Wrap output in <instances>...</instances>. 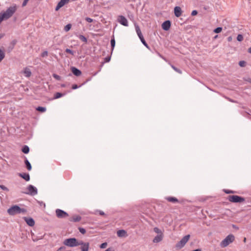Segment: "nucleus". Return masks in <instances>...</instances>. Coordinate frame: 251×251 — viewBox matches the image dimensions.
Listing matches in <instances>:
<instances>
[{"label":"nucleus","mask_w":251,"mask_h":251,"mask_svg":"<svg viewBox=\"0 0 251 251\" xmlns=\"http://www.w3.org/2000/svg\"><path fill=\"white\" fill-rule=\"evenodd\" d=\"M18 9V6L16 4H12L8 7L5 12L0 15V24L4 20H7L11 18L16 12Z\"/></svg>","instance_id":"obj_1"},{"label":"nucleus","mask_w":251,"mask_h":251,"mask_svg":"<svg viewBox=\"0 0 251 251\" xmlns=\"http://www.w3.org/2000/svg\"><path fill=\"white\" fill-rule=\"evenodd\" d=\"M235 240L234 236L232 234L227 235L220 243L221 247L225 248L232 243Z\"/></svg>","instance_id":"obj_2"},{"label":"nucleus","mask_w":251,"mask_h":251,"mask_svg":"<svg viewBox=\"0 0 251 251\" xmlns=\"http://www.w3.org/2000/svg\"><path fill=\"white\" fill-rule=\"evenodd\" d=\"M227 199L232 203H242L245 201L244 197L238 195H229Z\"/></svg>","instance_id":"obj_3"},{"label":"nucleus","mask_w":251,"mask_h":251,"mask_svg":"<svg viewBox=\"0 0 251 251\" xmlns=\"http://www.w3.org/2000/svg\"><path fill=\"white\" fill-rule=\"evenodd\" d=\"M79 241L75 238H70L64 240L63 244L67 246L74 247L78 246Z\"/></svg>","instance_id":"obj_4"},{"label":"nucleus","mask_w":251,"mask_h":251,"mask_svg":"<svg viewBox=\"0 0 251 251\" xmlns=\"http://www.w3.org/2000/svg\"><path fill=\"white\" fill-rule=\"evenodd\" d=\"M190 238L189 234L184 236L179 242H178L176 245V248L177 249H180L182 248L186 243L188 241Z\"/></svg>","instance_id":"obj_5"},{"label":"nucleus","mask_w":251,"mask_h":251,"mask_svg":"<svg viewBox=\"0 0 251 251\" xmlns=\"http://www.w3.org/2000/svg\"><path fill=\"white\" fill-rule=\"evenodd\" d=\"M19 206L18 205H13L7 210V212L10 215H15L19 214Z\"/></svg>","instance_id":"obj_6"},{"label":"nucleus","mask_w":251,"mask_h":251,"mask_svg":"<svg viewBox=\"0 0 251 251\" xmlns=\"http://www.w3.org/2000/svg\"><path fill=\"white\" fill-rule=\"evenodd\" d=\"M27 189L28 191L25 193L26 194L34 196L38 193L37 189L35 186L31 184L27 186Z\"/></svg>","instance_id":"obj_7"},{"label":"nucleus","mask_w":251,"mask_h":251,"mask_svg":"<svg viewBox=\"0 0 251 251\" xmlns=\"http://www.w3.org/2000/svg\"><path fill=\"white\" fill-rule=\"evenodd\" d=\"M56 215L58 218H65L69 216V214L65 211L57 209L55 210Z\"/></svg>","instance_id":"obj_8"},{"label":"nucleus","mask_w":251,"mask_h":251,"mask_svg":"<svg viewBox=\"0 0 251 251\" xmlns=\"http://www.w3.org/2000/svg\"><path fill=\"white\" fill-rule=\"evenodd\" d=\"M89 245V242H84L82 240L79 241L78 244V246H81L80 248L81 251H88Z\"/></svg>","instance_id":"obj_9"},{"label":"nucleus","mask_w":251,"mask_h":251,"mask_svg":"<svg viewBox=\"0 0 251 251\" xmlns=\"http://www.w3.org/2000/svg\"><path fill=\"white\" fill-rule=\"evenodd\" d=\"M23 219L26 222V224L29 226H33L35 225V221L31 217H23Z\"/></svg>","instance_id":"obj_10"},{"label":"nucleus","mask_w":251,"mask_h":251,"mask_svg":"<svg viewBox=\"0 0 251 251\" xmlns=\"http://www.w3.org/2000/svg\"><path fill=\"white\" fill-rule=\"evenodd\" d=\"M118 21L121 25L124 26H128V21L127 19L123 16H119L118 17Z\"/></svg>","instance_id":"obj_11"},{"label":"nucleus","mask_w":251,"mask_h":251,"mask_svg":"<svg viewBox=\"0 0 251 251\" xmlns=\"http://www.w3.org/2000/svg\"><path fill=\"white\" fill-rule=\"evenodd\" d=\"M21 73L23 74L24 76L26 77H29L31 75V72L28 67L24 68L23 71L21 72Z\"/></svg>","instance_id":"obj_12"},{"label":"nucleus","mask_w":251,"mask_h":251,"mask_svg":"<svg viewBox=\"0 0 251 251\" xmlns=\"http://www.w3.org/2000/svg\"><path fill=\"white\" fill-rule=\"evenodd\" d=\"M18 175L26 181H28L30 180L29 174L27 173H20Z\"/></svg>","instance_id":"obj_13"},{"label":"nucleus","mask_w":251,"mask_h":251,"mask_svg":"<svg viewBox=\"0 0 251 251\" xmlns=\"http://www.w3.org/2000/svg\"><path fill=\"white\" fill-rule=\"evenodd\" d=\"M182 13L181 8L179 6H176L174 8V14L176 17H179Z\"/></svg>","instance_id":"obj_14"},{"label":"nucleus","mask_w":251,"mask_h":251,"mask_svg":"<svg viewBox=\"0 0 251 251\" xmlns=\"http://www.w3.org/2000/svg\"><path fill=\"white\" fill-rule=\"evenodd\" d=\"M69 0H61L58 3L55 8V10L58 11L61 7H63L65 4L68 3Z\"/></svg>","instance_id":"obj_15"},{"label":"nucleus","mask_w":251,"mask_h":251,"mask_svg":"<svg viewBox=\"0 0 251 251\" xmlns=\"http://www.w3.org/2000/svg\"><path fill=\"white\" fill-rule=\"evenodd\" d=\"M81 217L78 215H74L72 216L69 219L70 222H77L81 220Z\"/></svg>","instance_id":"obj_16"},{"label":"nucleus","mask_w":251,"mask_h":251,"mask_svg":"<svg viewBox=\"0 0 251 251\" xmlns=\"http://www.w3.org/2000/svg\"><path fill=\"white\" fill-rule=\"evenodd\" d=\"M171 26V22L170 21L164 22L162 25V28L165 30H168Z\"/></svg>","instance_id":"obj_17"},{"label":"nucleus","mask_w":251,"mask_h":251,"mask_svg":"<svg viewBox=\"0 0 251 251\" xmlns=\"http://www.w3.org/2000/svg\"><path fill=\"white\" fill-rule=\"evenodd\" d=\"M163 238V233L157 234L153 239V243H158L161 241Z\"/></svg>","instance_id":"obj_18"},{"label":"nucleus","mask_w":251,"mask_h":251,"mask_svg":"<svg viewBox=\"0 0 251 251\" xmlns=\"http://www.w3.org/2000/svg\"><path fill=\"white\" fill-rule=\"evenodd\" d=\"M71 70L73 74L76 76H79L81 74V71L75 67H72Z\"/></svg>","instance_id":"obj_19"},{"label":"nucleus","mask_w":251,"mask_h":251,"mask_svg":"<svg viewBox=\"0 0 251 251\" xmlns=\"http://www.w3.org/2000/svg\"><path fill=\"white\" fill-rule=\"evenodd\" d=\"M168 201L176 203L178 202V200L177 198L173 197H167L165 198Z\"/></svg>","instance_id":"obj_20"},{"label":"nucleus","mask_w":251,"mask_h":251,"mask_svg":"<svg viewBox=\"0 0 251 251\" xmlns=\"http://www.w3.org/2000/svg\"><path fill=\"white\" fill-rule=\"evenodd\" d=\"M25 167L28 171H30L32 169L31 165L28 160L27 159V158H25Z\"/></svg>","instance_id":"obj_21"},{"label":"nucleus","mask_w":251,"mask_h":251,"mask_svg":"<svg viewBox=\"0 0 251 251\" xmlns=\"http://www.w3.org/2000/svg\"><path fill=\"white\" fill-rule=\"evenodd\" d=\"M126 234V231L124 229H120L117 231V235L119 237H124Z\"/></svg>","instance_id":"obj_22"},{"label":"nucleus","mask_w":251,"mask_h":251,"mask_svg":"<svg viewBox=\"0 0 251 251\" xmlns=\"http://www.w3.org/2000/svg\"><path fill=\"white\" fill-rule=\"evenodd\" d=\"M22 151L24 153H27L29 151V147L25 145L23 147Z\"/></svg>","instance_id":"obj_23"},{"label":"nucleus","mask_w":251,"mask_h":251,"mask_svg":"<svg viewBox=\"0 0 251 251\" xmlns=\"http://www.w3.org/2000/svg\"><path fill=\"white\" fill-rule=\"evenodd\" d=\"M5 57V53L4 51L0 49V62L3 60Z\"/></svg>","instance_id":"obj_24"},{"label":"nucleus","mask_w":251,"mask_h":251,"mask_svg":"<svg viewBox=\"0 0 251 251\" xmlns=\"http://www.w3.org/2000/svg\"><path fill=\"white\" fill-rule=\"evenodd\" d=\"M36 110L41 112H44L46 111V107L39 106L36 108Z\"/></svg>","instance_id":"obj_25"},{"label":"nucleus","mask_w":251,"mask_h":251,"mask_svg":"<svg viewBox=\"0 0 251 251\" xmlns=\"http://www.w3.org/2000/svg\"><path fill=\"white\" fill-rule=\"evenodd\" d=\"M71 27H72V25L71 24H69L68 25H67L65 27H64V30L66 32L69 31L70 30V29L71 28Z\"/></svg>","instance_id":"obj_26"},{"label":"nucleus","mask_w":251,"mask_h":251,"mask_svg":"<svg viewBox=\"0 0 251 251\" xmlns=\"http://www.w3.org/2000/svg\"><path fill=\"white\" fill-rule=\"evenodd\" d=\"M153 231L157 233L158 234H161V233H163L161 231V230L158 227H155L153 228Z\"/></svg>","instance_id":"obj_27"},{"label":"nucleus","mask_w":251,"mask_h":251,"mask_svg":"<svg viewBox=\"0 0 251 251\" xmlns=\"http://www.w3.org/2000/svg\"><path fill=\"white\" fill-rule=\"evenodd\" d=\"M78 229L79 232L82 234H85L86 232V229L82 227H79Z\"/></svg>","instance_id":"obj_28"},{"label":"nucleus","mask_w":251,"mask_h":251,"mask_svg":"<svg viewBox=\"0 0 251 251\" xmlns=\"http://www.w3.org/2000/svg\"><path fill=\"white\" fill-rule=\"evenodd\" d=\"M62 96H63V94L62 93H58V92L56 93L54 95V99H58V98L61 97Z\"/></svg>","instance_id":"obj_29"},{"label":"nucleus","mask_w":251,"mask_h":251,"mask_svg":"<svg viewBox=\"0 0 251 251\" xmlns=\"http://www.w3.org/2000/svg\"><path fill=\"white\" fill-rule=\"evenodd\" d=\"M224 191L225 193L229 194H233L235 192L232 190H228V189H224Z\"/></svg>","instance_id":"obj_30"},{"label":"nucleus","mask_w":251,"mask_h":251,"mask_svg":"<svg viewBox=\"0 0 251 251\" xmlns=\"http://www.w3.org/2000/svg\"><path fill=\"white\" fill-rule=\"evenodd\" d=\"M244 39V37L241 34H238L237 37V40L239 41V42H241Z\"/></svg>","instance_id":"obj_31"},{"label":"nucleus","mask_w":251,"mask_h":251,"mask_svg":"<svg viewBox=\"0 0 251 251\" xmlns=\"http://www.w3.org/2000/svg\"><path fill=\"white\" fill-rule=\"evenodd\" d=\"M171 67L177 73L180 74H182V71L180 70L177 69V68H176V67H175L173 65H172Z\"/></svg>","instance_id":"obj_32"},{"label":"nucleus","mask_w":251,"mask_h":251,"mask_svg":"<svg viewBox=\"0 0 251 251\" xmlns=\"http://www.w3.org/2000/svg\"><path fill=\"white\" fill-rule=\"evenodd\" d=\"M0 188L2 189V190L5 191L6 192L9 191V189L7 188L6 186H5L3 185H0Z\"/></svg>","instance_id":"obj_33"},{"label":"nucleus","mask_w":251,"mask_h":251,"mask_svg":"<svg viewBox=\"0 0 251 251\" xmlns=\"http://www.w3.org/2000/svg\"><path fill=\"white\" fill-rule=\"evenodd\" d=\"M222 28L219 27L215 28L214 30V32L216 33H219L221 32L222 31Z\"/></svg>","instance_id":"obj_34"},{"label":"nucleus","mask_w":251,"mask_h":251,"mask_svg":"<svg viewBox=\"0 0 251 251\" xmlns=\"http://www.w3.org/2000/svg\"><path fill=\"white\" fill-rule=\"evenodd\" d=\"M107 243L106 242H104L100 245V247L101 249H105L107 247Z\"/></svg>","instance_id":"obj_35"},{"label":"nucleus","mask_w":251,"mask_h":251,"mask_svg":"<svg viewBox=\"0 0 251 251\" xmlns=\"http://www.w3.org/2000/svg\"><path fill=\"white\" fill-rule=\"evenodd\" d=\"M135 29L137 35L140 34L142 33L139 26L136 25Z\"/></svg>","instance_id":"obj_36"},{"label":"nucleus","mask_w":251,"mask_h":251,"mask_svg":"<svg viewBox=\"0 0 251 251\" xmlns=\"http://www.w3.org/2000/svg\"><path fill=\"white\" fill-rule=\"evenodd\" d=\"M79 38L81 40H82V41H83L84 42H87V39L83 35H79Z\"/></svg>","instance_id":"obj_37"},{"label":"nucleus","mask_w":251,"mask_h":251,"mask_svg":"<svg viewBox=\"0 0 251 251\" xmlns=\"http://www.w3.org/2000/svg\"><path fill=\"white\" fill-rule=\"evenodd\" d=\"M111 45L113 50L115 45V41L114 38L111 40Z\"/></svg>","instance_id":"obj_38"},{"label":"nucleus","mask_w":251,"mask_h":251,"mask_svg":"<svg viewBox=\"0 0 251 251\" xmlns=\"http://www.w3.org/2000/svg\"><path fill=\"white\" fill-rule=\"evenodd\" d=\"M239 64L241 67H244L246 65V62L244 61H241L239 62Z\"/></svg>","instance_id":"obj_39"},{"label":"nucleus","mask_w":251,"mask_h":251,"mask_svg":"<svg viewBox=\"0 0 251 251\" xmlns=\"http://www.w3.org/2000/svg\"><path fill=\"white\" fill-rule=\"evenodd\" d=\"M53 77L55 79H56L57 80H60L61 79V77L59 75H57L56 74H53Z\"/></svg>","instance_id":"obj_40"},{"label":"nucleus","mask_w":251,"mask_h":251,"mask_svg":"<svg viewBox=\"0 0 251 251\" xmlns=\"http://www.w3.org/2000/svg\"><path fill=\"white\" fill-rule=\"evenodd\" d=\"M37 202L40 206H43L44 208L46 207V204L43 201H37Z\"/></svg>","instance_id":"obj_41"},{"label":"nucleus","mask_w":251,"mask_h":251,"mask_svg":"<svg viewBox=\"0 0 251 251\" xmlns=\"http://www.w3.org/2000/svg\"><path fill=\"white\" fill-rule=\"evenodd\" d=\"M141 41L142 43L144 44V45L147 48H149V46L148 45L147 43L146 42L144 38L141 40Z\"/></svg>","instance_id":"obj_42"},{"label":"nucleus","mask_w":251,"mask_h":251,"mask_svg":"<svg viewBox=\"0 0 251 251\" xmlns=\"http://www.w3.org/2000/svg\"><path fill=\"white\" fill-rule=\"evenodd\" d=\"M48 52L47 51H44L41 53V56L43 57H46L48 56Z\"/></svg>","instance_id":"obj_43"},{"label":"nucleus","mask_w":251,"mask_h":251,"mask_svg":"<svg viewBox=\"0 0 251 251\" xmlns=\"http://www.w3.org/2000/svg\"><path fill=\"white\" fill-rule=\"evenodd\" d=\"M19 214L20 213H25V212H26V210L25 208H22L20 207V209H19Z\"/></svg>","instance_id":"obj_44"},{"label":"nucleus","mask_w":251,"mask_h":251,"mask_svg":"<svg viewBox=\"0 0 251 251\" xmlns=\"http://www.w3.org/2000/svg\"><path fill=\"white\" fill-rule=\"evenodd\" d=\"M65 51H66L67 53H70V54H72V55H74V52H73L72 50H70V49H67L65 50Z\"/></svg>","instance_id":"obj_45"},{"label":"nucleus","mask_w":251,"mask_h":251,"mask_svg":"<svg viewBox=\"0 0 251 251\" xmlns=\"http://www.w3.org/2000/svg\"><path fill=\"white\" fill-rule=\"evenodd\" d=\"M85 20L88 23H92L93 22V19L88 17L86 18Z\"/></svg>","instance_id":"obj_46"},{"label":"nucleus","mask_w":251,"mask_h":251,"mask_svg":"<svg viewBox=\"0 0 251 251\" xmlns=\"http://www.w3.org/2000/svg\"><path fill=\"white\" fill-rule=\"evenodd\" d=\"M98 212H99V215L100 216H104L106 215L104 212L102 211L98 210Z\"/></svg>","instance_id":"obj_47"},{"label":"nucleus","mask_w":251,"mask_h":251,"mask_svg":"<svg viewBox=\"0 0 251 251\" xmlns=\"http://www.w3.org/2000/svg\"><path fill=\"white\" fill-rule=\"evenodd\" d=\"M28 1L29 0H24L22 4V6L24 7L26 6Z\"/></svg>","instance_id":"obj_48"},{"label":"nucleus","mask_w":251,"mask_h":251,"mask_svg":"<svg viewBox=\"0 0 251 251\" xmlns=\"http://www.w3.org/2000/svg\"><path fill=\"white\" fill-rule=\"evenodd\" d=\"M65 249L66 247L65 246H61L57 251H62L63 250H64Z\"/></svg>","instance_id":"obj_49"},{"label":"nucleus","mask_w":251,"mask_h":251,"mask_svg":"<svg viewBox=\"0 0 251 251\" xmlns=\"http://www.w3.org/2000/svg\"><path fill=\"white\" fill-rule=\"evenodd\" d=\"M197 14H198V12H197V11H196V10H193V11L192 12L191 15H192V16H195V15H196Z\"/></svg>","instance_id":"obj_50"},{"label":"nucleus","mask_w":251,"mask_h":251,"mask_svg":"<svg viewBox=\"0 0 251 251\" xmlns=\"http://www.w3.org/2000/svg\"><path fill=\"white\" fill-rule=\"evenodd\" d=\"M104 251H114V250L112 248L110 247V248H108Z\"/></svg>","instance_id":"obj_51"},{"label":"nucleus","mask_w":251,"mask_h":251,"mask_svg":"<svg viewBox=\"0 0 251 251\" xmlns=\"http://www.w3.org/2000/svg\"><path fill=\"white\" fill-rule=\"evenodd\" d=\"M138 36L139 38H140V40L144 38L142 33L140 34H138Z\"/></svg>","instance_id":"obj_52"},{"label":"nucleus","mask_w":251,"mask_h":251,"mask_svg":"<svg viewBox=\"0 0 251 251\" xmlns=\"http://www.w3.org/2000/svg\"><path fill=\"white\" fill-rule=\"evenodd\" d=\"M227 40L228 42H231L232 40V37L231 36H229L227 38Z\"/></svg>","instance_id":"obj_53"},{"label":"nucleus","mask_w":251,"mask_h":251,"mask_svg":"<svg viewBox=\"0 0 251 251\" xmlns=\"http://www.w3.org/2000/svg\"><path fill=\"white\" fill-rule=\"evenodd\" d=\"M78 88V86L76 84H74L72 86L73 89H76Z\"/></svg>","instance_id":"obj_54"},{"label":"nucleus","mask_w":251,"mask_h":251,"mask_svg":"<svg viewBox=\"0 0 251 251\" xmlns=\"http://www.w3.org/2000/svg\"><path fill=\"white\" fill-rule=\"evenodd\" d=\"M4 36L3 34H0V39L2 38Z\"/></svg>","instance_id":"obj_55"},{"label":"nucleus","mask_w":251,"mask_h":251,"mask_svg":"<svg viewBox=\"0 0 251 251\" xmlns=\"http://www.w3.org/2000/svg\"><path fill=\"white\" fill-rule=\"evenodd\" d=\"M248 52L250 53H251V47L249 48L248 49Z\"/></svg>","instance_id":"obj_56"},{"label":"nucleus","mask_w":251,"mask_h":251,"mask_svg":"<svg viewBox=\"0 0 251 251\" xmlns=\"http://www.w3.org/2000/svg\"><path fill=\"white\" fill-rule=\"evenodd\" d=\"M105 60H106V62H108L110 60V58H106Z\"/></svg>","instance_id":"obj_57"},{"label":"nucleus","mask_w":251,"mask_h":251,"mask_svg":"<svg viewBox=\"0 0 251 251\" xmlns=\"http://www.w3.org/2000/svg\"><path fill=\"white\" fill-rule=\"evenodd\" d=\"M232 226H233L234 228H236L238 229V227H236V226H235V225H232Z\"/></svg>","instance_id":"obj_58"},{"label":"nucleus","mask_w":251,"mask_h":251,"mask_svg":"<svg viewBox=\"0 0 251 251\" xmlns=\"http://www.w3.org/2000/svg\"><path fill=\"white\" fill-rule=\"evenodd\" d=\"M246 238H245L244 239V241L245 242H246Z\"/></svg>","instance_id":"obj_59"},{"label":"nucleus","mask_w":251,"mask_h":251,"mask_svg":"<svg viewBox=\"0 0 251 251\" xmlns=\"http://www.w3.org/2000/svg\"><path fill=\"white\" fill-rule=\"evenodd\" d=\"M217 37H218V35H216V36H215V37H214V38H216Z\"/></svg>","instance_id":"obj_60"}]
</instances>
